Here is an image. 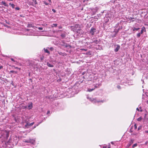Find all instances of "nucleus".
<instances>
[{
    "instance_id": "aec40b11",
    "label": "nucleus",
    "mask_w": 148,
    "mask_h": 148,
    "mask_svg": "<svg viewBox=\"0 0 148 148\" xmlns=\"http://www.w3.org/2000/svg\"><path fill=\"white\" fill-rule=\"evenodd\" d=\"M61 36L62 37V38H64L65 37V34H61Z\"/></svg>"
},
{
    "instance_id": "f03ea898",
    "label": "nucleus",
    "mask_w": 148,
    "mask_h": 148,
    "mask_svg": "<svg viewBox=\"0 0 148 148\" xmlns=\"http://www.w3.org/2000/svg\"><path fill=\"white\" fill-rule=\"evenodd\" d=\"M3 133L4 135V137H5V136L6 138H7L9 136V132L6 130H5L3 131Z\"/></svg>"
},
{
    "instance_id": "c9c22d12",
    "label": "nucleus",
    "mask_w": 148,
    "mask_h": 148,
    "mask_svg": "<svg viewBox=\"0 0 148 148\" xmlns=\"http://www.w3.org/2000/svg\"><path fill=\"white\" fill-rule=\"evenodd\" d=\"M38 125H35L34 127V128H35L36 126H38Z\"/></svg>"
},
{
    "instance_id": "1a4fd4ad",
    "label": "nucleus",
    "mask_w": 148,
    "mask_h": 148,
    "mask_svg": "<svg viewBox=\"0 0 148 148\" xmlns=\"http://www.w3.org/2000/svg\"><path fill=\"white\" fill-rule=\"evenodd\" d=\"M47 65L49 67H53V65L52 64H50L49 63V62H47Z\"/></svg>"
},
{
    "instance_id": "473e14b6",
    "label": "nucleus",
    "mask_w": 148,
    "mask_h": 148,
    "mask_svg": "<svg viewBox=\"0 0 148 148\" xmlns=\"http://www.w3.org/2000/svg\"><path fill=\"white\" fill-rule=\"evenodd\" d=\"M136 110H138V111H142L141 110H140L138 108H137Z\"/></svg>"
},
{
    "instance_id": "0eeeda50",
    "label": "nucleus",
    "mask_w": 148,
    "mask_h": 148,
    "mask_svg": "<svg viewBox=\"0 0 148 148\" xmlns=\"http://www.w3.org/2000/svg\"><path fill=\"white\" fill-rule=\"evenodd\" d=\"M27 27H34H34H36L37 28V27H34V26L32 24H29L27 25Z\"/></svg>"
},
{
    "instance_id": "5701e85b",
    "label": "nucleus",
    "mask_w": 148,
    "mask_h": 148,
    "mask_svg": "<svg viewBox=\"0 0 148 148\" xmlns=\"http://www.w3.org/2000/svg\"><path fill=\"white\" fill-rule=\"evenodd\" d=\"M110 144H109L108 145V148H110ZM103 148H106V147H103Z\"/></svg>"
},
{
    "instance_id": "72a5a7b5",
    "label": "nucleus",
    "mask_w": 148,
    "mask_h": 148,
    "mask_svg": "<svg viewBox=\"0 0 148 148\" xmlns=\"http://www.w3.org/2000/svg\"><path fill=\"white\" fill-rule=\"evenodd\" d=\"M134 127H135V128L136 129V128H137V126H136V124H135L134 125Z\"/></svg>"
},
{
    "instance_id": "39448f33",
    "label": "nucleus",
    "mask_w": 148,
    "mask_h": 148,
    "mask_svg": "<svg viewBox=\"0 0 148 148\" xmlns=\"http://www.w3.org/2000/svg\"><path fill=\"white\" fill-rule=\"evenodd\" d=\"M120 48V46L119 45H117L116 46V47L114 49V51L115 52H117L118 51Z\"/></svg>"
},
{
    "instance_id": "09e8293b",
    "label": "nucleus",
    "mask_w": 148,
    "mask_h": 148,
    "mask_svg": "<svg viewBox=\"0 0 148 148\" xmlns=\"http://www.w3.org/2000/svg\"><path fill=\"white\" fill-rule=\"evenodd\" d=\"M133 18H131V19H132Z\"/></svg>"
},
{
    "instance_id": "cd10ccee",
    "label": "nucleus",
    "mask_w": 148,
    "mask_h": 148,
    "mask_svg": "<svg viewBox=\"0 0 148 148\" xmlns=\"http://www.w3.org/2000/svg\"><path fill=\"white\" fill-rule=\"evenodd\" d=\"M20 8L18 7H16L15 8V9L17 10H19Z\"/></svg>"
},
{
    "instance_id": "c85d7f7f",
    "label": "nucleus",
    "mask_w": 148,
    "mask_h": 148,
    "mask_svg": "<svg viewBox=\"0 0 148 148\" xmlns=\"http://www.w3.org/2000/svg\"><path fill=\"white\" fill-rule=\"evenodd\" d=\"M38 29H39V30H42V27H38Z\"/></svg>"
},
{
    "instance_id": "79ce46f5",
    "label": "nucleus",
    "mask_w": 148,
    "mask_h": 148,
    "mask_svg": "<svg viewBox=\"0 0 148 148\" xmlns=\"http://www.w3.org/2000/svg\"><path fill=\"white\" fill-rule=\"evenodd\" d=\"M82 50H84L85 51H86V49H83Z\"/></svg>"
},
{
    "instance_id": "e433bc0d",
    "label": "nucleus",
    "mask_w": 148,
    "mask_h": 148,
    "mask_svg": "<svg viewBox=\"0 0 148 148\" xmlns=\"http://www.w3.org/2000/svg\"><path fill=\"white\" fill-rule=\"evenodd\" d=\"M50 113V111L49 110L47 111V114H49Z\"/></svg>"
},
{
    "instance_id": "4be33fe9",
    "label": "nucleus",
    "mask_w": 148,
    "mask_h": 148,
    "mask_svg": "<svg viewBox=\"0 0 148 148\" xmlns=\"http://www.w3.org/2000/svg\"><path fill=\"white\" fill-rule=\"evenodd\" d=\"M99 86V85H97V84L95 85H94L95 88H95V89L96 88H97Z\"/></svg>"
},
{
    "instance_id": "a211bd4d",
    "label": "nucleus",
    "mask_w": 148,
    "mask_h": 148,
    "mask_svg": "<svg viewBox=\"0 0 148 148\" xmlns=\"http://www.w3.org/2000/svg\"><path fill=\"white\" fill-rule=\"evenodd\" d=\"M10 72L11 73H17V72L14 71H10Z\"/></svg>"
},
{
    "instance_id": "7ed1b4c3",
    "label": "nucleus",
    "mask_w": 148,
    "mask_h": 148,
    "mask_svg": "<svg viewBox=\"0 0 148 148\" xmlns=\"http://www.w3.org/2000/svg\"><path fill=\"white\" fill-rule=\"evenodd\" d=\"M96 31V29H95L93 28H92L90 31V33L93 36L94 35V33Z\"/></svg>"
},
{
    "instance_id": "b1692460",
    "label": "nucleus",
    "mask_w": 148,
    "mask_h": 148,
    "mask_svg": "<svg viewBox=\"0 0 148 148\" xmlns=\"http://www.w3.org/2000/svg\"><path fill=\"white\" fill-rule=\"evenodd\" d=\"M143 32V29H142L140 32H139L141 34H142Z\"/></svg>"
},
{
    "instance_id": "ea45409f",
    "label": "nucleus",
    "mask_w": 148,
    "mask_h": 148,
    "mask_svg": "<svg viewBox=\"0 0 148 148\" xmlns=\"http://www.w3.org/2000/svg\"><path fill=\"white\" fill-rule=\"evenodd\" d=\"M3 67L2 66H0V69H2V68Z\"/></svg>"
},
{
    "instance_id": "58836bf2",
    "label": "nucleus",
    "mask_w": 148,
    "mask_h": 148,
    "mask_svg": "<svg viewBox=\"0 0 148 148\" xmlns=\"http://www.w3.org/2000/svg\"><path fill=\"white\" fill-rule=\"evenodd\" d=\"M145 133H148V130L145 131Z\"/></svg>"
},
{
    "instance_id": "423d86ee",
    "label": "nucleus",
    "mask_w": 148,
    "mask_h": 148,
    "mask_svg": "<svg viewBox=\"0 0 148 148\" xmlns=\"http://www.w3.org/2000/svg\"><path fill=\"white\" fill-rule=\"evenodd\" d=\"M32 104L31 103L28 106V108L29 109H31L32 108Z\"/></svg>"
},
{
    "instance_id": "9d476101",
    "label": "nucleus",
    "mask_w": 148,
    "mask_h": 148,
    "mask_svg": "<svg viewBox=\"0 0 148 148\" xmlns=\"http://www.w3.org/2000/svg\"><path fill=\"white\" fill-rule=\"evenodd\" d=\"M95 89V88L92 89H88V91L89 92H91Z\"/></svg>"
},
{
    "instance_id": "a19ab883",
    "label": "nucleus",
    "mask_w": 148,
    "mask_h": 148,
    "mask_svg": "<svg viewBox=\"0 0 148 148\" xmlns=\"http://www.w3.org/2000/svg\"><path fill=\"white\" fill-rule=\"evenodd\" d=\"M49 1L50 3L51 2V0H48Z\"/></svg>"
},
{
    "instance_id": "ddd939ff",
    "label": "nucleus",
    "mask_w": 148,
    "mask_h": 148,
    "mask_svg": "<svg viewBox=\"0 0 148 148\" xmlns=\"http://www.w3.org/2000/svg\"><path fill=\"white\" fill-rule=\"evenodd\" d=\"M9 4L12 7V8H14V7H15V5H14V4L9 3Z\"/></svg>"
},
{
    "instance_id": "c756f323",
    "label": "nucleus",
    "mask_w": 148,
    "mask_h": 148,
    "mask_svg": "<svg viewBox=\"0 0 148 148\" xmlns=\"http://www.w3.org/2000/svg\"><path fill=\"white\" fill-rule=\"evenodd\" d=\"M52 11L54 12H56V10L54 9H52Z\"/></svg>"
},
{
    "instance_id": "f8f14e48",
    "label": "nucleus",
    "mask_w": 148,
    "mask_h": 148,
    "mask_svg": "<svg viewBox=\"0 0 148 148\" xmlns=\"http://www.w3.org/2000/svg\"><path fill=\"white\" fill-rule=\"evenodd\" d=\"M1 3L3 5H4L5 6H7V5L5 3L4 1H2L1 2Z\"/></svg>"
},
{
    "instance_id": "393cba45",
    "label": "nucleus",
    "mask_w": 148,
    "mask_h": 148,
    "mask_svg": "<svg viewBox=\"0 0 148 148\" xmlns=\"http://www.w3.org/2000/svg\"><path fill=\"white\" fill-rule=\"evenodd\" d=\"M49 49H50L51 51H53V48L52 47H50Z\"/></svg>"
},
{
    "instance_id": "a18cd8bd",
    "label": "nucleus",
    "mask_w": 148,
    "mask_h": 148,
    "mask_svg": "<svg viewBox=\"0 0 148 148\" xmlns=\"http://www.w3.org/2000/svg\"><path fill=\"white\" fill-rule=\"evenodd\" d=\"M43 59V58H41V60H42V59Z\"/></svg>"
},
{
    "instance_id": "8fccbe9b",
    "label": "nucleus",
    "mask_w": 148,
    "mask_h": 148,
    "mask_svg": "<svg viewBox=\"0 0 148 148\" xmlns=\"http://www.w3.org/2000/svg\"><path fill=\"white\" fill-rule=\"evenodd\" d=\"M16 68L17 69L18 68L17 67H16Z\"/></svg>"
},
{
    "instance_id": "de8ad7c7",
    "label": "nucleus",
    "mask_w": 148,
    "mask_h": 148,
    "mask_svg": "<svg viewBox=\"0 0 148 148\" xmlns=\"http://www.w3.org/2000/svg\"><path fill=\"white\" fill-rule=\"evenodd\" d=\"M27 108V107H25V108Z\"/></svg>"
},
{
    "instance_id": "c03bdc74",
    "label": "nucleus",
    "mask_w": 148,
    "mask_h": 148,
    "mask_svg": "<svg viewBox=\"0 0 148 148\" xmlns=\"http://www.w3.org/2000/svg\"><path fill=\"white\" fill-rule=\"evenodd\" d=\"M147 142H146L145 143V144H147Z\"/></svg>"
},
{
    "instance_id": "6ab92c4d",
    "label": "nucleus",
    "mask_w": 148,
    "mask_h": 148,
    "mask_svg": "<svg viewBox=\"0 0 148 148\" xmlns=\"http://www.w3.org/2000/svg\"><path fill=\"white\" fill-rule=\"evenodd\" d=\"M35 4L37 3L36 0H32Z\"/></svg>"
},
{
    "instance_id": "7c9ffc66",
    "label": "nucleus",
    "mask_w": 148,
    "mask_h": 148,
    "mask_svg": "<svg viewBox=\"0 0 148 148\" xmlns=\"http://www.w3.org/2000/svg\"><path fill=\"white\" fill-rule=\"evenodd\" d=\"M58 53H59V54L61 55H62V54H63V53L61 52H59Z\"/></svg>"
},
{
    "instance_id": "6e6552de",
    "label": "nucleus",
    "mask_w": 148,
    "mask_h": 148,
    "mask_svg": "<svg viewBox=\"0 0 148 148\" xmlns=\"http://www.w3.org/2000/svg\"><path fill=\"white\" fill-rule=\"evenodd\" d=\"M44 50L45 52L47 53H48L49 54H50L49 51L47 49H45V48H44Z\"/></svg>"
},
{
    "instance_id": "2eb2a0df",
    "label": "nucleus",
    "mask_w": 148,
    "mask_h": 148,
    "mask_svg": "<svg viewBox=\"0 0 148 148\" xmlns=\"http://www.w3.org/2000/svg\"><path fill=\"white\" fill-rule=\"evenodd\" d=\"M141 120H142V118L141 117L138 118L137 119V121H140Z\"/></svg>"
},
{
    "instance_id": "f257e3e1",
    "label": "nucleus",
    "mask_w": 148,
    "mask_h": 148,
    "mask_svg": "<svg viewBox=\"0 0 148 148\" xmlns=\"http://www.w3.org/2000/svg\"><path fill=\"white\" fill-rule=\"evenodd\" d=\"M24 142L27 143H30L31 144L34 145L35 143V140L34 139H30L28 140L25 141Z\"/></svg>"
},
{
    "instance_id": "4c0bfd02",
    "label": "nucleus",
    "mask_w": 148,
    "mask_h": 148,
    "mask_svg": "<svg viewBox=\"0 0 148 148\" xmlns=\"http://www.w3.org/2000/svg\"><path fill=\"white\" fill-rule=\"evenodd\" d=\"M62 28V27L61 26H59V29H61Z\"/></svg>"
},
{
    "instance_id": "37998d69",
    "label": "nucleus",
    "mask_w": 148,
    "mask_h": 148,
    "mask_svg": "<svg viewBox=\"0 0 148 148\" xmlns=\"http://www.w3.org/2000/svg\"><path fill=\"white\" fill-rule=\"evenodd\" d=\"M111 143L112 144H113V143L112 142H111Z\"/></svg>"
},
{
    "instance_id": "a878e982",
    "label": "nucleus",
    "mask_w": 148,
    "mask_h": 148,
    "mask_svg": "<svg viewBox=\"0 0 148 148\" xmlns=\"http://www.w3.org/2000/svg\"><path fill=\"white\" fill-rule=\"evenodd\" d=\"M44 3L46 5H48V3H47V2L45 1H44Z\"/></svg>"
},
{
    "instance_id": "4468645a",
    "label": "nucleus",
    "mask_w": 148,
    "mask_h": 148,
    "mask_svg": "<svg viewBox=\"0 0 148 148\" xmlns=\"http://www.w3.org/2000/svg\"><path fill=\"white\" fill-rule=\"evenodd\" d=\"M140 29V28H134L133 29V30L134 31H135V30H136V31H137L138 30H139V29Z\"/></svg>"
},
{
    "instance_id": "f704fd0d",
    "label": "nucleus",
    "mask_w": 148,
    "mask_h": 148,
    "mask_svg": "<svg viewBox=\"0 0 148 148\" xmlns=\"http://www.w3.org/2000/svg\"><path fill=\"white\" fill-rule=\"evenodd\" d=\"M117 87L119 89H120V86H117Z\"/></svg>"
},
{
    "instance_id": "bb28decb",
    "label": "nucleus",
    "mask_w": 148,
    "mask_h": 148,
    "mask_svg": "<svg viewBox=\"0 0 148 148\" xmlns=\"http://www.w3.org/2000/svg\"><path fill=\"white\" fill-rule=\"evenodd\" d=\"M53 25L55 27H56L57 26V24H53Z\"/></svg>"
},
{
    "instance_id": "9b49d317",
    "label": "nucleus",
    "mask_w": 148,
    "mask_h": 148,
    "mask_svg": "<svg viewBox=\"0 0 148 148\" xmlns=\"http://www.w3.org/2000/svg\"><path fill=\"white\" fill-rule=\"evenodd\" d=\"M92 102L93 103H96V102H99V101H97L96 99H93L92 100Z\"/></svg>"
},
{
    "instance_id": "dca6fc26",
    "label": "nucleus",
    "mask_w": 148,
    "mask_h": 148,
    "mask_svg": "<svg viewBox=\"0 0 148 148\" xmlns=\"http://www.w3.org/2000/svg\"><path fill=\"white\" fill-rule=\"evenodd\" d=\"M93 42H95V43L96 44H98L99 43V41L97 40H95Z\"/></svg>"
},
{
    "instance_id": "49530a36",
    "label": "nucleus",
    "mask_w": 148,
    "mask_h": 148,
    "mask_svg": "<svg viewBox=\"0 0 148 148\" xmlns=\"http://www.w3.org/2000/svg\"><path fill=\"white\" fill-rule=\"evenodd\" d=\"M13 0H10V1H13Z\"/></svg>"
},
{
    "instance_id": "20e7f679",
    "label": "nucleus",
    "mask_w": 148,
    "mask_h": 148,
    "mask_svg": "<svg viewBox=\"0 0 148 148\" xmlns=\"http://www.w3.org/2000/svg\"><path fill=\"white\" fill-rule=\"evenodd\" d=\"M34 124V122H32L31 123H29L27 122L26 124L25 125V127H27L28 126V127H29V126H32Z\"/></svg>"
},
{
    "instance_id": "412c9836",
    "label": "nucleus",
    "mask_w": 148,
    "mask_h": 148,
    "mask_svg": "<svg viewBox=\"0 0 148 148\" xmlns=\"http://www.w3.org/2000/svg\"><path fill=\"white\" fill-rule=\"evenodd\" d=\"M137 145L136 143H135L132 146L133 147H134L137 146Z\"/></svg>"
},
{
    "instance_id": "f3484780",
    "label": "nucleus",
    "mask_w": 148,
    "mask_h": 148,
    "mask_svg": "<svg viewBox=\"0 0 148 148\" xmlns=\"http://www.w3.org/2000/svg\"><path fill=\"white\" fill-rule=\"evenodd\" d=\"M141 34L140 33H138L137 34V37L138 38L140 36Z\"/></svg>"
},
{
    "instance_id": "2f4dec72",
    "label": "nucleus",
    "mask_w": 148,
    "mask_h": 148,
    "mask_svg": "<svg viewBox=\"0 0 148 148\" xmlns=\"http://www.w3.org/2000/svg\"><path fill=\"white\" fill-rule=\"evenodd\" d=\"M10 59L12 60V61H13V62H15V61L12 58H11Z\"/></svg>"
}]
</instances>
